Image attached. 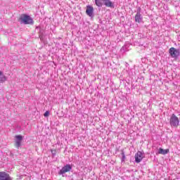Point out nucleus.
I'll return each mask as SVG.
<instances>
[{
  "mask_svg": "<svg viewBox=\"0 0 180 180\" xmlns=\"http://www.w3.org/2000/svg\"><path fill=\"white\" fill-rule=\"evenodd\" d=\"M6 81V76L4 75L1 71H0V82H5Z\"/></svg>",
  "mask_w": 180,
  "mask_h": 180,
  "instance_id": "nucleus-12",
  "label": "nucleus"
},
{
  "mask_svg": "<svg viewBox=\"0 0 180 180\" xmlns=\"http://www.w3.org/2000/svg\"><path fill=\"white\" fill-rule=\"evenodd\" d=\"M0 180H11V176L6 172H0Z\"/></svg>",
  "mask_w": 180,
  "mask_h": 180,
  "instance_id": "nucleus-9",
  "label": "nucleus"
},
{
  "mask_svg": "<svg viewBox=\"0 0 180 180\" xmlns=\"http://www.w3.org/2000/svg\"><path fill=\"white\" fill-rule=\"evenodd\" d=\"M51 152L52 153L53 155H56V154H57V150L56 149L51 150Z\"/></svg>",
  "mask_w": 180,
  "mask_h": 180,
  "instance_id": "nucleus-15",
  "label": "nucleus"
},
{
  "mask_svg": "<svg viewBox=\"0 0 180 180\" xmlns=\"http://www.w3.org/2000/svg\"><path fill=\"white\" fill-rule=\"evenodd\" d=\"M95 2H96V6H99V7L102 6V2H101V0H96Z\"/></svg>",
  "mask_w": 180,
  "mask_h": 180,
  "instance_id": "nucleus-13",
  "label": "nucleus"
},
{
  "mask_svg": "<svg viewBox=\"0 0 180 180\" xmlns=\"http://www.w3.org/2000/svg\"><path fill=\"white\" fill-rule=\"evenodd\" d=\"M104 4L107 8H113V3L110 1V0H103Z\"/></svg>",
  "mask_w": 180,
  "mask_h": 180,
  "instance_id": "nucleus-10",
  "label": "nucleus"
},
{
  "mask_svg": "<svg viewBox=\"0 0 180 180\" xmlns=\"http://www.w3.org/2000/svg\"><path fill=\"white\" fill-rule=\"evenodd\" d=\"M169 153V149H163L162 148H159V154H162L163 155H165V154H168Z\"/></svg>",
  "mask_w": 180,
  "mask_h": 180,
  "instance_id": "nucleus-11",
  "label": "nucleus"
},
{
  "mask_svg": "<svg viewBox=\"0 0 180 180\" xmlns=\"http://www.w3.org/2000/svg\"><path fill=\"white\" fill-rule=\"evenodd\" d=\"M86 13L88 16H94V7L91 6H86Z\"/></svg>",
  "mask_w": 180,
  "mask_h": 180,
  "instance_id": "nucleus-7",
  "label": "nucleus"
},
{
  "mask_svg": "<svg viewBox=\"0 0 180 180\" xmlns=\"http://www.w3.org/2000/svg\"><path fill=\"white\" fill-rule=\"evenodd\" d=\"M44 117H49L50 116V112L49 111H46L44 114Z\"/></svg>",
  "mask_w": 180,
  "mask_h": 180,
  "instance_id": "nucleus-14",
  "label": "nucleus"
},
{
  "mask_svg": "<svg viewBox=\"0 0 180 180\" xmlns=\"http://www.w3.org/2000/svg\"><path fill=\"white\" fill-rule=\"evenodd\" d=\"M72 169V167L70 165H66L64 166L59 172L60 175H63V174H65L66 172H70V170Z\"/></svg>",
  "mask_w": 180,
  "mask_h": 180,
  "instance_id": "nucleus-5",
  "label": "nucleus"
},
{
  "mask_svg": "<svg viewBox=\"0 0 180 180\" xmlns=\"http://www.w3.org/2000/svg\"><path fill=\"white\" fill-rule=\"evenodd\" d=\"M141 8H139V11L135 15V22H136V23H141V19H143V17L141 16Z\"/></svg>",
  "mask_w": 180,
  "mask_h": 180,
  "instance_id": "nucleus-8",
  "label": "nucleus"
},
{
  "mask_svg": "<svg viewBox=\"0 0 180 180\" xmlns=\"http://www.w3.org/2000/svg\"><path fill=\"white\" fill-rule=\"evenodd\" d=\"M15 146L17 148H19V147H20L22 140H23V136H22L21 135H17L15 136Z\"/></svg>",
  "mask_w": 180,
  "mask_h": 180,
  "instance_id": "nucleus-3",
  "label": "nucleus"
},
{
  "mask_svg": "<svg viewBox=\"0 0 180 180\" xmlns=\"http://www.w3.org/2000/svg\"><path fill=\"white\" fill-rule=\"evenodd\" d=\"M169 53L171 57H172L173 58L175 57H178V56H179V52L174 47L169 49Z\"/></svg>",
  "mask_w": 180,
  "mask_h": 180,
  "instance_id": "nucleus-6",
  "label": "nucleus"
},
{
  "mask_svg": "<svg viewBox=\"0 0 180 180\" xmlns=\"http://www.w3.org/2000/svg\"><path fill=\"white\" fill-rule=\"evenodd\" d=\"M122 161H124V160H126V155H124V152L122 153Z\"/></svg>",
  "mask_w": 180,
  "mask_h": 180,
  "instance_id": "nucleus-16",
  "label": "nucleus"
},
{
  "mask_svg": "<svg viewBox=\"0 0 180 180\" xmlns=\"http://www.w3.org/2000/svg\"><path fill=\"white\" fill-rule=\"evenodd\" d=\"M169 123L171 127H178L179 126V118L175 114H172L169 119Z\"/></svg>",
  "mask_w": 180,
  "mask_h": 180,
  "instance_id": "nucleus-2",
  "label": "nucleus"
},
{
  "mask_svg": "<svg viewBox=\"0 0 180 180\" xmlns=\"http://www.w3.org/2000/svg\"><path fill=\"white\" fill-rule=\"evenodd\" d=\"M143 158H144L143 153L141 151H138L135 155L136 162H141Z\"/></svg>",
  "mask_w": 180,
  "mask_h": 180,
  "instance_id": "nucleus-4",
  "label": "nucleus"
},
{
  "mask_svg": "<svg viewBox=\"0 0 180 180\" xmlns=\"http://www.w3.org/2000/svg\"><path fill=\"white\" fill-rule=\"evenodd\" d=\"M20 23L24 25H33V18L28 15L22 14L19 18Z\"/></svg>",
  "mask_w": 180,
  "mask_h": 180,
  "instance_id": "nucleus-1",
  "label": "nucleus"
}]
</instances>
